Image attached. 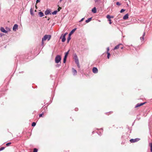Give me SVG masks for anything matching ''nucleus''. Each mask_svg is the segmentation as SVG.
I'll use <instances>...</instances> for the list:
<instances>
[{
    "label": "nucleus",
    "instance_id": "c03bdc74",
    "mask_svg": "<svg viewBox=\"0 0 152 152\" xmlns=\"http://www.w3.org/2000/svg\"><path fill=\"white\" fill-rule=\"evenodd\" d=\"M67 33H65L63 35H64V36H66V35L67 34Z\"/></svg>",
    "mask_w": 152,
    "mask_h": 152
},
{
    "label": "nucleus",
    "instance_id": "7ed1b4c3",
    "mask_svg": "<svg viewBox=\"0 0 152 152\" xmlns=\"http://www.w3.org/2000/svg\"><path fill=\"white\" fill-rule=\"evenodd\" d=\"M51 37V36L50 35H45L43 38H42V41H44L48 39V41L50 40Z\"/></svg>",
    "mask_w": 152,
    "mask_h": 152
},
{
    "label": "nucleus",
    "instance_id": "f704fd0d",
    "mask_svg": "<svg viewBox=\"0 0 152 152\" xmlns=\"http://www.w3.org/2000/svg\"><path fill=\"white\" fill-rule=\"evenodd\" d=\"M61 63L60 62L59 64H57L56 65V66L57 67H59L60 66H61Z\"/></svg>",
    "mask_w": 152,
    "mask_h": 152
},
{
    "label": "nucleus",
    "instance_id": "0eeeda50",
    "mask_svg": "<svg viewBox=\"0 0 152 152\" xmlns=\"http://www.w3.org/2000/svg\"><path fill=\"white\" fill-rule=\"evenodd\" d=\"M50 10L47 9V10L45 12V15H47L49 14H51V13H50Z\"/></svg>",
    "mask_w": 152,
    "mask_h": 152
},
{
    "label": "nucleus",
    "instance_id": "393cba45",
    "mask_svg": "<svg viewBox=\"0 0 152 152\" xmlns=\"http://www.w3.org/2000/svg\"><path fill=\"white\" fill-rule=\"evenodd\" d=\"M38 149L36 148H34L33 149L34 152H37Z\"/></svg>",
    "mask_w": 152,
    "mask_h": 152
},
{
    "label": "nucleus",
    "instance_id": "aec40b11",
    "mask_svg": "<svg viewBox=\"0 0 152 152\" xmlns=\"http://www.w3.org/2000/svg\"><path fill=\"white\" fill-rule=\"evenodd\" d=\"M57 12L58 11L57 10H55L52 13V14L53 15H56Z\"/></svg>",
    "mask_w": 152,
    "mask_h": 152
},
{
    "label": "nucleus",
    "instance_id": "79ce46f5",
    "mask_svg": "<svg viewBox=\"0 0 152 152\" xmlns=\"http://www.w3.org/2000/svg\"><path fill=\"white\" fill-rule=\"evenodd\" d=\"M44 41H42V45L43 46V45H44V42H43Z\"/></svg>",
    "mask_w": 152,
    "mask_h": 152
},
{
    "label": "nucleus",
    "instance_id": "49530a36",
    "mask_svg": "<svg viewBox=\"0 0 152 152\" xmlns=\"http://www.w3.org/2000/svg\"><path fill=\"white\" fill-rule=\"evenodd\" d=\"M42 108L45 109L46 110L47 109V107H44V106L42 107Z\"/></svg>",
    "mask_w": 152,
    "mask_h": 152
},
{
    "label": "nucleus",
    "instance_id": "f8f14e48",
    "mask_svg": "<svg viewBox=\"0 0 152 152\" xmlns=\"http://www.w3.org/2000/svg\"><path fill=\"white\" fill-rule=\"evenodd\" d=\"M38 15L40 17H43L44 15L43 13L41 11L38 13Z\"/></svg>",
    "mask_w": 152,
    "mask_h": 152
},
{
    "label": "nucleus",
    "instance_id": "4c0bfd02",
    "mask_svg": "<svg viewBox=\"0 0 152 152\" xmlns=\"http://www.w3.org/2000/svg\"><path fill=\"white\" fill-rule=\"evenodd\" d=\"M84 19V18H82L81 19V20L79 21V22H81Z\"/></svg>",
    "mask_w": 152,
    "mask_h": 152
},
{
    "label": "nucleus",
    "instance_id": "ea45409f",
    "mask_svg": "<svg viewBox=\"0 0 152 152\" xmlns=\"http://www.w3.org/2000/svg\"><path fill=\"white\" fill-rule=\"evenodd\" d=\"M6 28V29L7 30H8V31H10V28H7H7Z\"/></svg>",
    "mask_w": 152,
    "mask_h": 152
},
{
    "label": "nucleus",
    "instance_id": "603ef678",
    "mask_svg": "<svg viewBox=\"0 0 152 152\" xmlns=\"http://www.w3.org/2000/svg\"><path fill=\"white\" fill-rule=\"evenodd\" d=\"M62 35H63V34H62V35H61V37H60V39H61V38H62Z\"/></svg>",
    "mask_w": 152,
    "mask_h": 152
},
{
    "label": "nucleus",
    "instance_id": "de8ad7c7",
    "mask_svg": "<svg viewBox=\"0 0 152 152\" xmlns=\"http://www.w3.org/2000/svg\"><path fill=\"white\" fill-rule=\"evenodd\" d=\"M109 47H108L107 48V52H108L109 51Z\"/></svg>",
    "mask_w": 152,
    "mask_h": 152
},
{
    "label": "nucleus",
    "instance_id": "6ab92c4d",
    "mask_svg": "<svg viewBox=\"0 0 152 152\" xmlns=\"http://www.w3.org/2000/svg\"><path fill=\"white\" fill-rule=\"evenodd\" d=\"M71 36H70V35H68V37L67 38V43H69V40H70V39H71Z\"/></svg>",
    "mask_w": 152,
    "mask_h": 152
},
{
    "label": "nucleus",
    "instance_id": "2f4dec72",
    "mask_svg": "<svg viewBox=\"0 0 152 152\" xmlns=\"http://www.w3.org/2000/svg\"><path fill=\"white\" fill-rule=\"evenodd\" d=\"M116 4L117 5L120 6L121 5V4L119 2H117L116 3Z\"/></svg>",
    "mask_w": 152,
    "mask_h": 152
},
{
    "label": "nucleus",
    "instance_id": "bb28decb",
    "mask_svg": "<svg viewBox=\"0 0 152 152\" xmlns=\"http://www.w3.org/2000/svg\"><path fill=\"white\" fill-rule=\"evenodd\" d=\"M150 144L151 147V151L152 152V143H150Z\"/></svg>",
    "mask_w": 152,
    "mask_h": 152
},
{
    "label": "nucleus",
    "instance_id": "a878e982",
    "mask_svg": "<svg viewBox=\"0 0 152 152\" xmlns=\"http://www.w3.org/2000/svg\"><path fill=\"white\" fill-rule=\"evenodd\" d=\"M11 144V142H9L7 143L6 144V145L7 146H9Z\"/></svg>",
    "mask_w": 152,
    "mask_h": 152
},
{
    "label": "nucleus",
    "instance_id": "20e7f679",
    "mask_svg": "<svg viewBox=\"0 0 152 152\" xmlns=\"http://www.w3.org/2000/svg\"><path fill=\"white\" fill-rule=\"evenodd\" d=\"M140 140V139L139 138H136L134 139H131L130 140V141L131 143H134L137 142Z\"/></svg>",
    "mask_w": 152,
    "mask_h": 152
},
{
    "label": "nucleus",
    "instance_id": "6e6552de",
    "mask_svg": "<svg viewBox=\"0 0 152 152\" xmlns=\"http://www.w3.org/2000/svg\"><path fill=\"white\" fill-rule=\"evenodd\" d=\"M0 30L3 33H7V31L3 27H1L0 28Z\"/></svg>",
    "mask_w": 152,
    "mask_h": 152
},
{
    "label": "nucleus",
    "instance_id": "2eb2a0df",
    "mask_svg": "<svg viewBox=\"0 0 152 152\" xmlns=\"http://www.w3.org/2000/svg\"><path fill=\"white\" fill-rule=\"evenodd\" d=\"M106 17L108 19H110L111 18H113L114 17L113 16H110L109 15H107Z\"/></svg>",
    "mask_w": 152,
    "mask_h": 152
},
{
    "label": "nucleus",
    "instance_id": "473e14b6",
    "mask_svg": "<svg viewBox=\"0 0 152 152\" xmlns=\"http://www.w3.org/2000/svg\"><path fill=\"white\" fill-rule=\"evenodd\" d=\"M140 107V105H139V103H138L135 106V108H137V107Z\"/></svg>",
    "mask_w": 152,
    "mask_h": 152
},
{
    "label": "nucleus",
    "instance_id": "58836bf2",
    "mask_svg": "<svg viewBox=\"0 0 152 152\" xmlns=\"http://www.w3.org/2000/svg\"><path fill=\"white\" fill-rule=\"evenodd\" d=\"M66 61V59H63V63H65Z\"/></svg>",
    "mask_w": 152,
    "mask_h": 152
},
{
    "label": "nucleus",
    "instance_id": "ddd939ff",
    "mask_svg": "<svg viewBox=\"0 0 152 152\" xmlns=\"http://www.w3.org/2000/svg\"><path fill=\"white\" fill-rule=\"evenodd\" d=\"M91 11H92V12H93V13H96V7H94V8H93L92 9Z\"/></svg>",
    "mask_w": 152,
    "mask_h": 152
},
{
    "label": "nucleus",
    "instance_id": "a18cd8bd",
    "mask_svg": "<svg viewBox=\"0 0 152 152\" xmlns=\"http://www.w3.org/2000/svg\"><path fill=\"white\" fill-rule=\"evenodd\" d=\"M67 57V56H64V59H66Z\"/></svg>",
    "mask_w": 152,
    "mask_h": 152
},
{
    "label": "nucleus",
    "instance_id": "f257e3e1",
    "mask_svg": "<svg viewBox=\"0 0 152 152\" xmlns=\"http://www.w3.org/2000/svg\"><path fill=\"white\" fill-rule=\"evenodd\" d=\"M74 57L75 63L77 64L78 68H80V65L79 64V61L77 55L76 54H74Z\"/></svg>",
    "mask_w": 152,
    "mask_h": 152
},
{
    "label": "nucleus",
    "instance_id": "dca6fc26",
    "mask_svg": "<svg viewBox=\"0 0 152 152\" xmlns=\"http://www.w3.org/2000/svg\"><path fill=\"white\" fill-rule=\"evenodd\" d=\"M122 45L121 44H120L116 46L114 48V50H116V49H118L119 48V46L120 45Z\"/></svg>",
    "mask_w": 152,
    "mask_h": 152
},
{
    "label": "nucleus",
    "instance_id": "c756f323",
    "mask_svg": "<svg viewBox=\"0 0 152 152\" xmlns=\"http://www.w3.org/2000/svg\"><path fill=\"white\" fill-rule=\"evenodd\" d=\"M95 3H99L100 2V0H94Z\"/></svg>",
    "mask_w": 152,
    "mask_h": 152
},
{
    "label": "nucleus",
    "instance_id": "f03ea898",
    "mask_svg": "<svg viewBox=\"0 0 152 152\" xmlns=\"http://www.w3.org/2000/svg\"><path fill=\"white\" fill-rule=\"evenodd\" d=\"M61 59V56L59 55H57L55 58V62L57 63H58Z\"/></svg>",
    "mask_w": 152,
    "mask_h": 152
},
{
    "label": "nucleus",
    "instance_id": "4d7b16f0",
    "mask_svg": "<svg viewBox=\"0 0 152 152\" xmlns=\"http://www.w3.org/2000/svg\"><path fill=\"white\" fill-rule=\"evenodd\" d=\"M94 131L93 132H92V134H93V133H94Z\"/></svg>",
    "mask_w": 152,
    "mask_h": 152
},
{
    "label": "nucleus",
    "instance_id": "9b49d317",
    "mask_svg": "<svg viewBox=\"0 0 152 152\" xmlns=\"http://www.w3.org/2000/svg\"><path fill=\"white\" fill-rule=\"evenodd\" d=\"M72 72L73 73L74 75H76L77 74V72L76 70L75 69H74V68H72Z\"/></svg>",
    "mask_w": 152,
    "mask_h": 152
},
{
    "label": "nucleus",
    "instance_id": "412c9836",
    "mask_svg": "<svg viewBox=\"0 0 152 152\" xmlns=\"http://www.w3.org/2000/svg\"><path fill=\"white\" fill-rule=\"evenodd\" d=\"M30 14L31 15H34V13L33 12V10H32V8H31L30 10Z\"/></svg>",
    "mask_w": 152,
    "mask_h": 152
},
{
    "label": "nucleus",
    "instance_id": "e433bc0d",
    "mask_svg": "<svg viewBox=\"0 0 152 152\" xmlns=\"http://www.w3.org/2000/svg\"><path fill=\"white\" fill-rule=\"evenodd\" d=\"M108 20L109 21V23L110 24H111L112 23V22H111V20L110 19H108Z\"/></svg>",
    "mask_w": 152,
    "mask_h": 152
},
{
    "label": "nucleus",
    "instance_id": "a19ab883",
    "mask_svg": "<svg viewBox=\"0 0 152 152\" xmlns=\"http://www.w3.org/2000/svg\"><path fill=\"white\" fill-rule=\"evenodd\" d=\"M40 2V0H36V2L37 3H39Z\"/></svg>",
    "mask_w": 152,
    "mask_h": 152
},
{
    "label": "nucleus",
    "instance_id": "f3484780",
    "mask_svg": "<svg viewBox=\"0 0 152 152\" xmlns=\"http://www.w3.org/2000/svg\"><path fill=\"white\" fill-rule=\"evenodd\" d=\"M66 40L65 36H63L62 38L61 41L62 42H64Z\"/></svg>",
    "mask_w": 152,
    "mask_h": 152
},
{
    "label": "nucleus",
    "instance_id": "a211bd4d",
    "mask_svg": "<svg viewBox=\"0 0 152 152\" xmlns=\"http://www.w3.org/2000/svg\"><path fill=\"white\" fill-rule=\"evenodd\" d=\"M92 19V18H88L87 20H86V23H88Z\"/></svg>",
    "mask_w": 152,
    "mask_h": 152
},
{
    "label": "nucleus",
    "instance_id": "5fc2aeb1",
    "mask_svg": "<svg viewBox=\"0 0 152 152\" xmlns=\"http://www.w3.org/2000/svg\"><path fill=\"white\" fill-rule=\"evenodd\" d=\"M50 19V18H48V20H49Z\"/></svg>",
    "mask_w": 152,
    "mask_h": 152
},
{
    "label": "nucleus",
    "instance_id": "864d4df0",
    "mask_svg": "<svg viewBox=\"0 0 152 152\" xmlns=\"http://www.w3.org/2000/svg\"><path fill=\"white\" fill-rule=\"evenodd\" d=\"M123 48V47H121V49H122Z\"/></svg>",
    "mask_w": 152,
    "mask_h": 152
},
{
    "label": "nucleus",
    "instance_id": "b1692460",
    "mask_svg": "<svg viewBox=\"0 0 152 152\" xmlns=\"http://www.w3.org/2000/svg\"><path fill=\"white\" fill-rule=\"evenodd\" d=\"M36 125V123H35V122H33L32 123V124H31V126H35Z\"/></svg>",
    "mask_w": 152,
    "mask_h": 152
},
{
    "label": "nucleus",
    "instance_id": "7c9ffc66",
    "mask_svg": "<svg viewBox=\"0 0 152 152\" xmlns=\"http://www.w3.org/2000/svg\"><path fill=\"white\" fill-rule=\"evenodd\" d=\"M145 102H143V103H139V105L140 106L144 104L145 103Z\"/></svg>",
    "mask_w": 152,
    "mask_h": 152
},
{
    "label": "nucleus",
    "instance_id": "c9c22d12",
    "mask_svg": "<svg viewBox=\"0 0 152 152\" xmlns=\"http://www.w3.org/2000/svg\"><path fill=\"white\" fill-rule=\"evenodd\" d=\"M43 114V113H42L41 114H40L39 115V117H42V115Z\"/></svg>",
    "mask_w": 152,
    "mask_h": 152
},
{
    "label": "nucleus",
    "instance_id": "423d86ee",
    "mask_svg": "<svg viewBox=\"0 0 152 152\" xmlns=\"http://www.w3.org/2000/svg\"><path fill=\"white\" fill-rule=\"evenodd\" d=\"M18 26L17 24H15L14 25V26H13L12 29L14 31H15L16 30V29L18 28Z\"/></svg>",
    "mask_w": 152,
    "mask_h": 152
},
{
    "label": "nucleus",
    "instance_id": "c85d7f7f",
    "mask_svg": "<svg viewBox=\"0 0 152 152\" xmlns=\"http://www.w3.org/2000/svg\"><path fill=\"white\" fill-rule=\"evenodd\" d=\"M5 148V147H1L0 148V151H2L4 150Z\"/></svg>",
    "mask_w": 152,
    "mask_h": 152
},
{
    "label": "nucleus",
    "instance_id": "6e6d98bb",
    "mask_svg": "<svg viewBox=\"0 0 152 152\" xmlns=\"http://www.w3.org/2000/svg\"><path fill=\"white\" fill-rule=\"evenodd\" d=\"M45 18H47V16H45Z\"/></svg>",
    "mask_w": 152,
    "mask_h": 152
},
{
    "label": "nucleus",
    "instance_id": "39448f33",
    "mask_svg": "<svg viewBox=\"0 0 152 152\" xmlns=\"http://www.w3.org/2000/svg\"><path fill=\"white\" fill-rule=\"evenodd\" d=\"M93 72L94 73H97L98 72L97 68L96 67H94L92 69Z\"/></svg>",
    "mask_w": 152,
    "mask_h": 152
},
{
    "label": "nucleus",
    "instance_id": "8fccbe9b",
    "mask_svg": "<svg viewBox=\"0 0 152 152\" xmlns=\"http://www.w3.org/2000/svg\"><path fill=\"white\" fill-rule=\"evenodd\" d=\"M137 118L138 120H139L140 119V117H137Z\"/></svg>",
    "mask_w": 152,
    "mask_h": 152
},
{
    "label": "nucleus",
    "instance_id": "4468645a",
    "mask_svg": "<svg viewBox=\"0 0 152 152\" xmlns=\"http://www.w3.org/2000/svg\"><path fill=\"white\" fill-rule=\"evenodd\" d=\"M145 32H144L143 33L142 36V37H141L140 38L141 40H142V39L143 40H144V36H145Z\"/></svg>",
    "mask_w": 152,
    "mask_h": 152
},
{
    "label": "nucleus",
    "instance_id": "4be33fe9",
    "mask_svg": "<svg viewBox=\"0 0 152 152\" xmlns=\"http://www.w3.org/2000/svg\"><path fill=\"white\" fill-rule=\"evenodd\" d=\"M107 58L108 59H109L110 58V53L109 52H107Z\"/></svg>",
    "mask_w": 152,
    "mask_h": 152
},
{
    "label": "nucleus",
    "instance_id": "37998d69",
    "mask_svg": "<svg viewBox=\"0 0 152 152\" xmlns=\"http://www.w3.org/2000/svg\"><path fill=\"white\" fill-rule=\"evenodd\" d=\"M75 111H77L78 110V109L77 108H75Z\"/></svg>",
    "mask_w": 152,
    "mask_h": 152
},
{
    "label": "nucleus",
    "instance_id": "72a5a7b5",
    "mask_svg": "<svg viewBox=\"0 0 152 152\" xmlns=\"http://www.w3.org/2000/svg\"><path fill=\"white\" fill-rule=\"evenodd\" d=\"M125 11V10H124V9H122L120 11V12L122 13V12H124Z\"/></svg>",
    "mask_w": 152,
    "mask_h": 152
},
{
    "label": "nucleus",
    "instance_id": "9d476101",
    "mask_svg": "<svg viewBox=\"0 0 152 152\" xmlns=\"http://www.w3.org/2000/svg\"><path fill=\"white\" fill-rule=\"evenodd\" d=\"M128 16L129 15L128 14H126L123 17V19L124 20H126L128 18Z\"/></svg>",
    "mask_w": 152,
    "mask_h": 152
},
{
    "label": "nucleus",
    "instance_id": "1a4fd4ad",
    "mask_svg": "<svg viewBox=\"0 0 152 152\" xmlns=\"http://www.w3.org/2000/svg\"><path fill=\"white\" fill-rule=\"evenodd\" d=\"M76 29H77L76 28H75L73 29L70 31V33H69V35L70 36H71V35L76 30Z\"/></svg>",
    "mask_w": 152,
    "mask_h": 152
},
{
    "label": "nucleus",
    "instance_id": "cd10ccee",
    "mask_svg": "<svg viewBox=\"0 0 152 152\" xmlns=\"http://www.w3.org/2000/svg\"><path fill=\"white\" fill-rule=\"evenodd\" d=\"M97 133L98 134V135L99 136H101L102 135V133L100 132H97Z\"/></svg>",
    "mask_w": 152,
    "mask_h": 152
},
{
    "label": "nucleus",
    "instance_id": "5701e85b",
    "mask_svg": "<svg viewBox=\"0 0 152 152\" xmlns=\"http://www.w3.org/2000/svg\"><path fill=\"white\" fill-rule=\"evenodd\" d=\"M69 50L67 52H66L65 53V56H67L68 54H69Z\"/></svg>",
    "mask_w": 152,
    "mask_h": 152
},
{
    "label": "nucleus",
    "instance_id": "3c124183",
    "mask_svg": "<svg viewBox=\"0 0 152 152\" xmlns=\"http://www.w3.org/2000/svg\"><path fill=\"white\" fill-rule=\"evenodd\" d=\"M63 0H60L59 2H61Z\"/></svg>",
    "mask_w": 152,
    "mask_h": 152
},
{
    "label": "nucleus",
    "instance_id": "09e8293b",
    "mask_svg": "<svg viewBox=\"0 0 152 152\" xmlns=\"http://www.w3.org/2000/svg\"><path fill=\"white\" fill-rule=\"evenodd\" d=\"M61 9V8L60 7V8H59L58 9V11H60V9Z\"/></svg>",
    "mask_w": 152,
    "mask_h": 152
}]
</instances>
